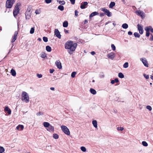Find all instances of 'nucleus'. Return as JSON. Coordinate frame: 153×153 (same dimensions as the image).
I'll list each match as a JSON object with an SVG mask.
<instances>
[{"label": "nucleus", "instance_id": "dca6fc26", "mask_svg": "<svg viewBox=\"0 0 153 153\" xmlns=\"http://www.w3.org/2000/svg\"><path fill=\"white\" fill-rule=\"evenodd\" d=\"M18 35V32L17 31H15V33L14 36L11 41L12 42H13L15 41L17 38V36Z\"/></svg>", "mask_w": 153, "mask_h": 153}, {"label": "nucleus", "instance_id": "aec40b11", "mask_svg": "<svg viewBox=\"0 0 153 153\" xmlns=\"http://www.w3.org/2000/svg\"><path fill=\"white\" fill-rule=\"evenodd\" d=\"M24 128V126L22 125H19L16 127V128L17 130H19L21 128V130H22Z\"/></svg>", "mask_w": 153, "mask_h": 153}, {"label": "nucleus", "instance_id": "2eb2a0df", "mask_svg": "<svg viewBox=\"0 0 153 153\" xmlns=\"http://www.w3.org/2000/svg\"><path fill=\"white\" fill-rule=\"evenodd\" d=\"M47 130L50 132H53L54 131V127L53 126L50 125L48 127V128H47Z\"/></svg>", "mask_w": 153, "mask_h": 153}, {"label": "nucleus", "instance_id": "6e6d98bb", "mask_svg": "<svg viewBox=\"0 0 153 153\" xmlns=\"http://www.w3.org/2000/svg\"><path fill=\"white\" fill-rule=\"evenodd\" d=\"M132 33L131 31H129L128 32V34L129 35H132Z\"/></svg>", "mask_w": 153, "mask_h": 153}, {"label": "nucleus", "instance_id": "f3484780", "mask_svg": "<svg viewBox=\"0 0 153 153\" xmlns=\"http://www.w3.org/2000/svg\"><path fill=\"white\" fill-rule=\"evenodd\" d=\"M92 123L95 128H97V122L96 120H93L92 122Z\"/></svg>", "mask_w": 153, "mask_h": 153}, {"label": "nucleus", "instance_id": "a19ab883", "mask_svg": "<svg viewBox=\"0 0 153 153\" xmlns=\"http://www.w3.org/2000/svg\"><path fill=\"white\" fill-rule=\"evenodd\" d=\"M43 40L45 42H47L48 41V39L47 37H44L43 38Z\"/></svg>", "mask_w": 153, "mask_h": 153}, {"label": "nucleus", "instance_id": "e433bc0d", "mask_svg": "<svg viewBox=\"0 0 153 153\" xmlns=\"http://www.w3.org/2000/svg\"><path fill=\"white\" fill-rule=\"evenodd\" d=\"M34 27H32L31 28L30 31V34H33L34 33Z\"/></svg>", "mask_w": 153, "mask_h": 153}, {"label": "nucleus", "instance_id": "774afa93", "mask_svg": "<svg viewBox=\"0 0 153 153\" xmlns=\"http://www.w3.org/2000/svg\"><path fill=\"white\" fill-rule=\"evenodd\" d=\"M68 33V30H66L65 31V33Z\"/></svg>", "mask_w": 153, "mask_h": 153}, {"label": "nucleus", "instance_id": "58836bf2", "mask_svg": "<svg viewBox=\"0 0 153 153\" xmlns=\"http://www.w3.org/2000/svg\"><path fill=\"white\" fill-rule=\"evenodd\" d=\"M76 74V72H73L71 75V77L74 78L75 77V75Z\"/></svg>", "mask_w": 153, "mask_h": 153}, {"label": "nucleus", "instance_id": "a878e982", "mask_svg": "<svg viewBox=\"0 0 153 153\" xmlns=\"http://www.w3.org/2000/svg\"><path fill=\"white\" fill-rule=\"evenodd\" d=\"M46 51L48 52H51V47L48 45L46 47Z\"/></svg>", "mask_w": 153, "mask_h": 153}, {"label": "nucleus", "instance_id": "ddd939ff", "mask_svg": "<svg viewBox=\"0 0 153 153\" xmlns=\"http://www.w3.org/2000/svg\"><path fill=\"white\" fill-rule=\"evenodd\" d=\"M55 64L56 65L57 68L59 69H61L62 68V64L59 60L56 61L55 62Z\"/></svg>", "mask_w": 153, "mask_h": 153}, {"label": "nucleus", "instance_id": "f8f14e48", "mask_svg": "<svg viewBox=\"0 0 153 153\" xmlns=\"http://www.w3.org/2000/svg\"><path fill=\"white\" fill-rule=\"evenodd\" d=\"M54 33L56 36L59 39H60L61 35L59 30L57 29H55L54 30Z\"/></svg>", "mask_w": 153, "mask_h": 153}, {"label": "nucleus", "instance_id": "39448f33", "mask_svg": "<svg viewBox=\"0 0 153 153\" xmlns=\"http://www.w3.org/2000/svg\"><path fill=\"white\" fill-rule=\"evenodd\" d=\"M15 2V0H7L6 4V7L9 8H11Z\"/></svg>", "mask_w": 153, "mask_h": 153}, {"label": "nucleus", "instance_id": "e2e57ef3", "mask_svg": "<svg viewBox=\"0 0 153 153\" xmlns=\"http://www.w3.org/2000/svg\"><path fill=\"white\" fill-rule=\"evenodd\" d=\"M150 40L151 41H153V36L152 35L151 38H150Z\"/></svg>", "mask_w": 153, "mask_h": 153}, {"label": "nucleus", "instance_id": "a18cd8bd", "mask_svg": "<svg viewBox=\"0 0 153 153\" xmlns=\"http://www.w3.org/2000/svg\"><path fill=\"white\" fill-rule=\"evenodd\" d=\"M143 75L144 76L146 79H148L149 78V75H146L145 74H143Z\"/></svg>", "mask_w": 153, "mask_h": 153}, {"label": "nucleus", "instance_id": "1a4fd4ad", "mask_svg": "<svg viewBox=\"0 0 153 153\" xmlns=\"http://www.w3.org/2000/svg\"><path fill=\"white\" fill-rule=\"evenodd\" d=\"M135 12L137 15L141 17L142 18H143L145 17L144 13L142 11L138 10H137Z\"/></svg>", "mask_w": 153, "mask_h": 153}, {"label": "nucleus", "instance_id": "13d9d810", "mask_svg": "<svg viewBox=\"0 0 153 153\" xmlns=\"http://www.w3.org/2000/svg\"><path fill=\"white\" fill-rule=\"evenodd\" d=\"M115 82L114 80H112L111 81V83L112 84H114Z\"/></svg>", "mask_w": 153, "mask_h": 153}, {"label": "nucleus", "instance_id": "09e8293b", "mask_svg": "<svg viewBox=\"0 0 153 153\" xmlns=\"http://www.w3.org/2000/svg\"><path fill=\"white\" fill-rule=\"evenodd\" d=\"M36 76L39 78H41L42 77V75L41 74H37Z\"/></svg>", "mask_w": 153, "mask_h": 153}, {"label": "nucleus", "instance_id": "052dcab7", "mask_svg": "<svg viewBox=\"0 0 153 153\" xmlns=\"http://www.w3.org/2000/svg\"><path fill=\"white\" fill-rule=\"evenodd\" d=\"M150 30L151 32L153 33V29L152 28V27H151V29H150Z\"/></svg>", "mask_w": 153, "mask_h": 153}, {"label": "nucleus", "instance_id": "bf43d9fd", "mask_svg": "<svg viewBox=\"0 0 153 153\" xmlns=\"http://www.w3.org/2000/svg\"><path fill=\"white\" fill-rule=\"evenodd\" d=\"M91 54L92 55H94L95 54V53L94 51H92L91 52Z\"/></svg>", "mask_w": 153, "mask_h": 153}, {"label": "nucleus", "instance_id": "b1692460", "mask_svg": "<svg viewBox=\"0 0 153 153\" xmlns=\"http://www.w3.org/2000/svg\"><path fill=\"white\" fill-rule=\"evenodd\" d=\"M68 25V23L67 21H65L63 23V26L64 27H67Z\"/></svg>", "mask_w": 153, "mask_h": 153}, {"label": "nucleus", "instance_id": "338daca9", "mask_svg": "<svg viewBox=\"0 0 153 153\" xmlns=\"http://www.w3.org/2000/svg\"><path fill=\"white\" fill-rule=\"evenodd\" d=\"M38 40H39V41H41V38H39L38 39Z\"/></svg>", "mask_w": 153, "mask_h": 153}, {"label": "nucleus", "instance_id": "ea45409f", "mask_svg": "<svg viewBox=\"0 0 153 153\" xmlns=\"http://www.w3.org/2000/svg\"><path fill=\"white\" fill-rule=\"evenodd\" d=\"M43 113L41 112H38L36 114V115L38 116L42 115H43Z\"/></svg>", "mask_w": 153, "mask_h": 153}, {"label": "nucleus", "instance_id": "de8ad7c7", "mask_svg": "<svg viewBox=\"0 0 153 153\" xmlns=\"http://www.w3.org/2000/svg\"><path fill=\"white\" fill-rule=\"evenodd\" d=\"M46 56V55L45 53H42L41 54V57L42 58H45Z\"/></svg>", "mask_w": 153, "mask_h": 153}, {"label": "nucleus", "instance_id": "3c124183", "mask_svg": "<svg viewBox=\"0 0 153 153\" xmlns=\"http://www.w3.org/2000/svg\"><path fill=\"white\" fill-rule=\"evenodd\" d=\"M49 71L50 73L52 74L54 71V70L53 69H50Z\"/></svg>", "mask_w": 153, "mask_h": 153}, {"label": "nucleus", "instance_id": "9b49d317", "mask_svg": "<svg viewBox=\"0 0 153 153\" xmlns=\"http://www.w3.org/2000/svg\"><path fill=\"white\" fill-rule=\"evenodd\" d=\"M107 57L113 60L115 56L114 53L111 52L107 55Z\"/></svg>", "mask_w": 153, "mask_h": 153}, {"label": "nucleus", "instance_id": "37998d69", "mask_svg": "<svg viewBox=\"0 0 153 153\" xmlns=\"http://www.w3.org/2000/svg\"><path fill=\"white\" fill-rule=\"evenodd\" d=\"M146 108L147 109L149 110V111H151L152 110V108L150 106L147 105L146 107Z\"/></svg>", "mask_w": 153, "mask_h": 153}, {"label": "nucleus", "instance_id": "412c9836", "mask_svg": "<svg viewBox=\"0 0 153 153\" xmlns=\"http://www.w3.org/2000/svg\"><path fill=\"white\" fill-rule=\"evenodd\" d=\"M115 4V3L114 2H111L110 3L109 7L110 8H112Z\"/></svg>", "mask_w": 153, "mask_h": 153}, {"label": "nucleus", "instance_id": "79ce46f5", "mask_svg": "<svg viewBox=\"0 0 153 153\" xmlns=\"http://www.w3.org/2000/svg\"><path fill=\"white\" fill-rule=\"evenodd\" d=\"M124 128L123 127H118L117 128V130L118 131L120 130L121 131L123 130Z\"/></svg>", "mask_w": 153, "mask_h": 153}, {"label": "nucleus", "instance_id": "0e129e2a", "mask_svg": "<svg viewBox=\"0 0 153 153\" xmlns=\"http://www.w3.org/2000/svg\"><path fill=\"white\" fill-rule=\"evenodd\" d=\"M72 51H68V53L70 54H71L72 53Z\"/></svg>", "mask_w": 153, "mask_h": 153}, {"label": "nucleus", "instance_id": "4468645a", "mask_svg": "<svg viewBox=\"0 0 153 153\" xmlns=\"http://www.w3.org/2000/svg\"><path fill=\"white\" fill-rule=\"evenodd\" d=\"M88 3L86 1L82 2L80 5V7L82 9H84L86 8L85 6L87 5Z\"/></svg>", "mask_w": 153, "mask_h": 153}, {"label": "nucleus", "instance_id": "2f4dec72", "mask_svg": "<svg viewBox=\"0 0 153 153\" xmlns=\"http://www.w3.org/2000/svg\"><path fill=\"white\" fill-rule=\"evenodd\" d=\"M151 26L149 27H146L145 28V30L146 31L149 32L151 29Z\"/></svg>", "mask_w": 153, "mask_h": 153}, {"label": "nucleus", "instance_id": "4d7b16f0", "mask_svg": "<svg viewBox=\"0 0 153 153\" xmlns=\"http://www.w3.org/2000/svg\"><path fill=\"white\" fill-rule=\"evenodd\" d=\"M114 80L115 81V82H119V80L117 78H115Z\"/></svg>", "mask_w": 153, "mask_h": 153}, {"label": "nucleus", "instance_id": "7ed1b4c3", "mask_svg": "<svg viewBox=\"0 0 153 153\" xmlns=\"http://www.w3.org/2000/svg\"><path fill=\"white\" fill-rule=\"evenodd\" d=\"M32 13L31 7H28L25 13V18L26 20L30 19Z\"/></svg>", "mask_w": 153, "mask_h": 153}, {"label": "nucleus", "instance_id": "7c9ffc66", "mask_svg": "<svg viewBox=\"0 0 153 153\" xmlns=\"http://www.w3.org/2000/svg\"><path fill=\"white\" fill-rule=\"evenodd\" d=\"M53 137L55 139H56L58 138L59 135L56 134H53Z\"/></svg>", "mask_w": 153, "mask_h": 153}, {"label": "nucleus", "instance_id": "f257e3e1", "mask_svg": "<svg viewBox=\"0 0 153 153\" xmlns=\"http://www.w3.org/2000/svg\"><path fill=\"white\" fill-rule=\"evenodd\" d=\"M77 45L76 43H74L72 41H69L65 43V48L66 49H69L71 51H74Z\"/></svg>", "mask_w": 153, "mask_h": 153}, {"label": "nucleus", "instance_id": "f704fd0d", "mask_svg": "<svg viewBox=\"0 0 153 153\" xmlns=\"http://www.w3.org/2000/svg\"><path fill=\"white\" fill-rule=\"evenodd\" d=\"M4 151V148L3 147L0 146V153H2Z\"/></svg>", "mask_w": 153, "mask_h": 153}, {"label": "nucleus", "instance_id": "864d4df0", "mask_svg": "<svg viewBox=\"0 0 153 153\" xmlns=\"http://www.w3.org/2000/svg\"><path fill=\"white\" fill-rule=\"evenodd\" d=\"M35 13L36 14H39L40 13V12L38 10H37L35 11Z\"/></svg>", "mask_w": 153, "mask_h": 153}, {"label": "nucleus", "instance_id": "6ab92c4d", "mask_svg": "<svg viewBox=\"0 0 153 153\" xmlns=\"http://www.w3.org/2000/svg\"><path fill=\"white\" fill-rule=\"evenodd\" d=\"M98 14V13L97 12H94L92 13L89 16V17L91 18L93 16L97 15Z\"/></svg>", "mask_w": 153, "mask_h": 153}, {"label": "nucleus", "instance_id": "603ef678", "mask_svg": "<svg viewBox=\"0 0 153 153\" xmlns=\"http://www.w3.org/2000/svg\"><path fill=\"white\" fill-rule=\"evenodd\" d=\"M150 33L149 31H146V36L147 37L149 36Z\"/></svg>", "mask_w": 153, "mask_h": 153}, {"label": "nucleus", "instance_id": "c9c22d12", "mask_svg": "<svg viewBox=\"0 0 153 153\" xmlns=\"http://www.w3.org/2000/svg\"><path fill=\"white\" fill-rule=\"evenodd\" d=\"M81 150L83 152H85L86 151V148L84 146H81L80 148Z\"/></svg>", "mask_w": 153, "mask_h": 153}, {"label": "nucleus", "instance_id": "423d86ee", "mask_svg": "<svg viewBox=\"0 0 153 153\" xmlns=\"http://www.w3.org/2000/svg\"><path fill=\"white\" fill-rule=\"evenodd\" d=\"M61 129L63 132L67 135L70 134V132L68 128L65 126H61Z\"/></svg>", "mask_w": 153, "mask_h": 153}, {"label": "nucleus", "instance_id": "4be33fe9", "mask_svg": "<svg viewBox=\"0 0 153 153\" xmlns=\"http://www.w3.org/2000/svg\"><path fill=\"white\" fill-rule=\"evenodd\" d=\"M10 73L12 74V75L13 76H16V72L13 69H12L11 70V72Z\"/></svg>", "mask_w": 153, "mask_h": 153}, {"label": "nucleus", "instance_id": "473e14b6", "mask_svg": "<svg viewBox=\"0 0 153 153\" xmlns=\"http://www.w3.org/2000/svg\"><path fill=\"white\" fill-rule=\"evenodd\" d=\"M128 62H125L123 65V67L125 68H126L128 67Z\"/></svg>", "mask_w": 153, "mask_h": 153}, {"label": "nucleus", "instance_id": "a211bd4d", "mask_svg": "<svg viewBox=\"0 0 153 153\" xmlns=\"http://www.w3.org/2000/svg\"><path fill=\"white\" fill-rule=\"evenodd\" d=\"M4 110L5 111H7V113L9 114H10L11 113V111L10 109L7 106L4 108Z\"/></svg>", "mask_w": 153, "mask_h": 153}, {"label": "nucleus", "instance_id": "c03bdc74", "mask_svg": "<svg viewBox=\"0 0 153 153\" xmlns=\"http://www.w3.org/2000/svg\"><path fill=\"white\" fill-rule=\"evenodd\" d=\"M111 47L112 50L113 51H115L116 49V47L115 45L114 44H112L111 45Z\"/></svg>", "mask_w": 153, "mask_h": 153}, {"label": "nucleus", "instance_id": "393cba45", "mask_svg": "<svg viewBox=\"0 0 153 153\" xmlns=\"http://www.w3.org/2000/svg\"><path fill=\"white\" fill-rule=\"evenodd\" d=\"M90 91L91 93L93 94H96V91L93 88H91L90 89Z\"/></svg>", "mask_w": 153, "mask_h": 153}, {"label": "nucleus", "instance_id": "4c0bfd02", "mask_svg": "<svg viewBox=\"0 0 153 153\" xmlns=\"http://www.w3.org/2000/svg\"><path fill=\"white\" fill-rule=\"evenodd\" d=\"M58 2H59V3L61 5H64L65 4V2L64 1H58V0H57Z\"/></svg>", "mask_w": 153, "mask_h": 153}, {"label": "nucleus", "instance_id": "680f3d73", "mask_svg": "<svg viewBox=\"0 0 153 153\" xmlns=\"http://www.w3.org/2000/svg\"><path fill=\"white\" fill-rule=\"evenodd\" d=\"M50 89L51 90H54V88L51 87Z\"/></svg>", "mask_w": 153, "mask_h": 153}, {"label": "nucleus", "instance_id": "6e6552de", "mask_svg": "<svg viewBox=\"0 0 153 153\" xmlns=\"http://www.w3.org/2000/svg\"><path fill=\"white\" fill-rule=\"evenodd\" d=\"M102 10L108 16L110 17L111 16V13L108 10L106 9L105 8H102Z\"/></svg>", "mask_w": 153, "mask_h": 153}, {"label": "nucleus", "instance_id": "9d476101", "mask_svg": "<svg viewBox=\"0 0 153 153\" xmlns=\"http://www.w3.org/2000/svg\"><path fill=\"white\" fill-rule=\"evenodd\" d=\"M137 27L140 33L141 34H142L143 33V27L141 25L138 24L137 25Z\"/></svg>", "mask_w": 153, "mask_h": 153}, {"label": "nucleus", "instance_id": "c85d7f7f", "mask_svg": "<svg viewBox=\"0 0 153 153\" xmlns=\"http://www.w3.org/2000/svg\"><path fill=\"white\" fill-rule=\"evenodd\" d=\"M118 76L121 78H123L124 77V76L122 73H120L118 74Z\"/></svg>", "mask_w": 153, "mask_h": 153}, {"label": "nucleus", "instance_id": "c756f323", "mask_svg": "<svg viewBox=\"0 0 153 153\" xmlns=\"http://www.w3.org/2000/svg\"><path fill=\"white\" fill-rule=\"evenodd\" d=\"M134 35L135 37L139 38L140 36V35L137 32H135L134 34Z\"/></svg>", "mask_w": 153, "mask_h": 153}, {"label": "nucleus", "instance_id": "20e7f679", "mask_svg": "<svg viewBox=\"0 0 153 153\" xmlns=\"http://www.w3.org/2000/svg\"><path fill=\"white\" fill-rule=\"evenodd\" d=\"M20 5V4L18 3L16 5L15 8L13 11V14L15 18H16V16L19 13V6Z\"/></svg>", "mask_w": 153, "mask_h": 153}, {"label": "nucleus", "instance_id": "cd10ccee", "mask_svg": "<svg viewBox=\"0 0 153 153\" xmlns=\"http://www.w3.org/2000/svg\"><path fill=\"white\" fill-rule=\"evenodd\" d=\"M58 8L61 11H63L64 10V7L62 5H59L58 7Z\"/></svg>", "mask_w": 153, "mask_h": 153}, {"label": "nucleus", "instance_id": "f03ea898", "mask_svg": "<svg viewBox=\"0 0 153 153\" xmlns=\"http://www.w3.org/2000/svg\"><path fill=\"white\" fill-rule=\"evenodd\" d=\"M21 100L26 103H28L29 101V98L28 94L25 91H23L21 95Z\"/></svg>", "mask_w": 153, "mask_h": 153}, {"label": "nucleus", "instance_id": "8fccbe9b", "mask_svg": "<svg viewBox=\"0 0 153 153\" xmlns=\"http://www.w3.org/2000/svg\"><path fill=\"white\" fill-rule=\"evenodd\" d=\"M72 4H74L75 3V0H69Z\"/></svg>", "mask_w": 153, "mask_h": 153}, {"label": "nucleus", "instance_id": "49530a36", "mask_svg": "<svg viewBox=\"0 0 153 153\" xmlns=\"http://www.w3.org/2000/svg\"><path fill=\"white\" fill-rule=\"evenodd\" d=\"M45 1L47 4H49L52 2V0H45Z\"/></svg>", "mask_w": 153, "mask_h": 153}, {"label": "nucleus", "instance_id": "0eeeda50", "mask_svg": "<svg viewBox=\"0 0 153 153\" xmlns=\"http://www.w3.org/2000/svg\"><path fill=\"white\" fill-rule=\"evenodd\" d=\"M140 60L143 64L146 67H149V64L148 61L144 57L140 58Z\"/></svg>", "mask_w": 153, "mask_h": 153}, {"label": "nucleus", "instance_id": "72a5a7b5", "mask_svg": "<svg viewBox=\"0 0 153 153\" xmlns=\"http://www.w3.org/2000/svg\"><path fill=\"white\" fill-rule=\"evenodd\" d=\"M142 144L144 146H147L148 145V144L145 141H143L142 142Z\"/></svg>", "mask_w": 153, "mask_h": 153}, {"label": "nucleus", "instance_id": "bb28decb", "mask_svg": "<svg viewBox=\"0 0 153 153\" xmlns=\"http://www.w3.org/2000/svg\"><path fill=\"white\" fill-rule=\"evenodd\" d=\"M122 27L124 29H127L128 27V25L126 23H124L123 24Z\"/></svg>", "mask_w": 153, "mask_h": 153}, {"label": "nucleus", "instance_id": "5fc2aeb1", "mask_svg": "<svg viewBox=\"0 0 153 153\" xmlns=\"http://www.w3.org/2000/svg\"><path fill=\"white\" fill-rule=\"evenodd\" d=\"M78 12L77 10H75V15L76 16H77L78 15Z\"/></svg>", "mask_w": 153, "mask_h": 153}, {"label": "nucleus", "instance_id": "5701e85b", "mask_svg": "<svg viewBox=\"0 0 153 153\" xmlns=\"http://www.w3.org/2000/svg\"><path fill=\"white\" fill-rule=\"evenodd\" d=\"M43 124L45 128H48L50 125L49 123L47 122H44Z\"/></svg>", "mask_w": 153, "mask_h": 153}, {"label": "nucleus", "instance_id": "69168bd1", "mask_svg": "<svg viewBox=\"0 0 153 153\" xmlns=\"http://www.w3.org/2000/svg\"><path fill=\"white\" fill-rule=\"evenodd\" d=\"M100 16H104V15L103 13H100Z\"/></svg>", "mask_w": 153, "mask_h": 153}]
</instances>
